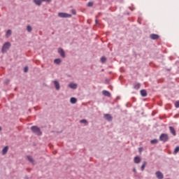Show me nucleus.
<instances>
[{
	"instance_id": "obj_1",
	"label": "nucleus",
	"mask_w": 179,
	"mask_h": 179,
	"mask_svg": "<svg viewBox=\"0 0 179 179\" xmlns=\"http://www.w3.org/2000/svg\"><path fill=\"white\" fill-rule=\"evenodd\" d=\"M9 48H10V43L6 42L3 44V45L2 47L1 52L3 54V53L6 52V51H8L9 50Z\"/></svg>"
},
{
	"instance_id": "obj_2",
	"label": "nucleus",
	"mask_w": 179,
	"mask_h": 179,
	"mask_svg": "<svg viewBox=\"0 0 179 179\" xmlns=\"http://www.w3.org/2000/svg\"><path fill=\"white\" fill-rule=\"evenodd\" d=\"M31 129L34 132V134H36V135H41V131L40 130V128L34 126L31 127Z\"/></svg>"
},
{
	"instance_id": "obj_3",
	"label": "nucleus",
	"mask_w": 179,
	"mask_h": 179,
	"mask_svg": "<svg viewBox=\"0 0 179 179\" xmlns=\"http://www.w3.org/2000/svg\"><path fill=\"white\" fill-rule=\"evenodd\" d=\"M159 139L162 142H167V141H169V135H167L166 134H162L159 137Z\"/></svg>"
},
{
	"instance_id": "obj_4",
	"label": "nucleus",
	"mask_w": 179,
	"mask_h": 179,
	"mask_svg": "<svg viewBox=\"0 0 179 179\" xmlns=\"http://www.w3.org/2000/svg\"><path fill=\"white\" fill-rule=\"evenodd\" d=\"M58 17H72V15L68 14L66 13H59Z\"/></svg>"
},
{
	"instance_id": "obj_5",
	"label": "nucleus",
	"mask_w": 179,
	"mask_h": 179,
	"mask_svg": "<svg viewBox=\"0 0 179 179\" xmlns=\"http://www.w3.org/2000/svg\"><path fill=\"white\" fill-rule=\"evenodd\" d=\"M69 87H70V89H77L78 88V84L73 83H70L69 84Z\"/></svg>"
},
{
	"instance_id": "obj_6",
	"label": "nucleus",
	"mask_w": 179,
	"mask_h": 179,
	"mask_svg": "<svg viewBox=\"0 0 179 179\" xmlns=\"http://www.w3.org/2000/svg\"><path fill=\"white\" fill-rule=\"evenodd\" d=\"M104 118L107 120V121H113V117L110 114L104 115Z\"/></svg>"
},
{
	"instance_id": "obj_7",
	"label": "nucleus",
	"mask_w": 179,
	"mask_h": 179,
	"mask_svg": "<svg viewBox=\"0 0 179 179\" xmlns=\"http://www.w3.org/2000/svg\"><path fill=\"white\" fill-rule=\"evenodd\" d=\"M58 52H59V54H60V55H61V57H62V58H65V52L64 51V50H62V48H59Z\"/></svg>"
},
{
	"instance_id": "obj_8",
	"label": "nucleus",
	"mask_w": 179,
	"mask_h": 179,
	"mask_svg": "<svg viewBox=\"0 0 179 179\" xmlns=\"http://www.w3.org/2000/svg\"><path fill=\"white\" fill-rule=\"evenodd\" d=\"M156 176H157V178H159V179H163V173H162V172H160V171H157L156 172Z\"/></svg>"
},
{
	"instance_id": "obj_9",
	"label": "nucleus",
	"mask_w": 179,
	"mask_h": 179,
	"mask_svg": "<svg viewBox=\"0 0 179 179\" xmlns=\"http://www.w3.org/2000/svg\"><path fill=\"white\" fill-rule=\"evenodd\" d=\"M169 129H170L171 133L172 134V135H173V136H176V135H177V134L176 133V129H174V127H169Z\"/></svg>"
},
{
	"instance_id": "obj_10",
	"label": "nucleus",
	"mask_w": 179,
	"mask_h": 179,
	"mask_svg": "<svg viewBox=\"0 0 179 179\" xmlns=\"http://www.w3.org/2000/svg\"><path fill=\"white\" fill-rule=\"evenodd\" d=\"M140 93L143 97H146V96H148V92L145 90H141Z\"/></svg>"
},
{
	"instance_id": "obj_11",
	"label": "nucleus",
	"mask_w": 179,
	"mask_h": 179,
	"mask_svg": "<svg viewBox=\"0 0 179 179\" xmlns=\"http://www.w3.org/2000/svg\"><path fill=\"white\" fill-rule=\"evenodd\" d=\"M27 160L29 161L30 163H31L32 164H34V159H33V157L28 155L27 157Z\"/></svg>"
},
{
	"instance_id": "obj_12",
	"label": "nucleus",
	"mask_w": 179,
	"mask_h": 179,
	"mask_svg": "<svg viewBox=\"0 0 179 179\" xmlns=\"http://www.w3.org/2000/svg\"><path fill=\"white\" fill-rule=\"evenodd\" d=\"M54 83H55V86L56 87V90H59L60 86H59V83L58 82V80H55Z\"/></svg>"
},
{
	"instance_id": "obj_13",
	"label": "nucleus",
	"mask_w": 179,
	"mask_h": 179,
	"mask_svg": "<svg viewBox=\"0 0 179 179\" xmlns=\"http://www.w3.org/2000/svg\"><path fill=\"white\" fill-rule=\"evenodd\" d=\"M103 96H106L107 97H110V96H111V94L110 93V92L107 91V90H103L102 92Z\"/></svg>"
},
{
	"instance_id": "obj_14",
	"label": "nucleus",
	"mask_w": 179,
	"mask_h": 179,
	"mask_svg": "<svg viewBox=\"0 0 179 179\" xmlns=\"http://www.w3.org/2000/svg\"><path fill=\"white\" fill-rule=\"evenodd\" d=\"M134 163H136V164H139V163H141V157H134Z\"/></svg>"
},
{
	"instance_id": "obj_15",
	"label": "nucleus",
	"mask_w": 179,
	"mask_h": 179,
	"mask_svg": "<svg viewBox=\"0 0 179 179\" xmlns=\"http://www.w3.org/2000/svg\"><path fill=\"white\" fill-rule=\"evenodd\" d=\"M150 38H152V40H157L159 38V35L155 34H151Z\"/></svg>"
},
{
	"instance_id": "obj_16",
	"label": "nucleus",
	"mask_w": 179,
	"mask_h": 179,
	"mask_svg": "<svg viewBox=\"0 0 179 179\" xmlns=\"http://www.w3.org/2000/svg\"><path fill=\"white\" fill-rule=\"evenodd\" d=\"M34 3L37 5L38 6H40L41 3H43V0H34Z\"/></svg>"
},
{
	"instance_id": "obj_17",
	"label": "nucleus",
	"mask_w": 179,
	"mask_h": 179,
	"mask_svg": "<svg viewBox=\"0 0 179 179\" xmlns=\"http://www.w3.org/2000/svg\"><path fill=\"white\" fill-rule=\"evenodd\" d=\"M8 149L9 148L8 146H6L2 150L3 155H6V153H8Z\"/></svg>"
},
{
	"instance_id": "obj_18",
	"label": "nucleus",
	"mask_w": 179,
	"mask_h": 179,
	"mask_svg": "<svg viewBox=\"0 0 179 179\" xmlns=\"http://www.w3.org/2000/svg\"><path fill=\"white\" fill-rule=\"evenodd\" d=\"M70 101H71V104H75V103H76L78 100L76 99V98L72 97V98H71Z\"/></svg>"
},
{
	"instance_id": "obj_19",
	"label": "nucleus",
	"mask_w": 179,
	"mask_h": 179,
	"mask_svg": "<svg viewBox=\"0 0 179 179\" xmlns=\"http://www.w3.org/2000/svg\"><path fill=\"white\" fill-rule=\"evenodd\" d=\"M148 164V162H143V165L141 166V171H143L145 170V168L146 167V165Z\"/></svg>"
},
{
	"instance_id": "obj_20",
	"label": "nucleus",
	"mask_w": 179,
	"mask_h": 179,
	"mask_svg": "<svg viewBox=\"0 0 179 179\" xmlns=\"http://www.w3.org/2000/svg\"><path fill=\"white\" fill-rule=\"evenodd\" d=\"M10 34H12V30L8 29V30L6 31V37H9V36H10Z\"/></svg>"
},
{
	"instance_id": "obj_21",
	"label": "nucleus",
	"mask_w": 179,
	"mask_h": 179,
	"mask_svg": "<svg viewBox=\"0 0 179 179\" xmlns=\"http://www.w3.org/2000/svg\"><path fill=\"white\" fill-rule=\"evenodd\" d=\"M141 88V84L140 83H136L134 85V89H136V90H138V89Z\"/></svg>"
},
{
	"instance_id": "obj_22",
	"label": "nucleus",
	"mask_w": 179,
	"mask_h": 179,
	"mask_svg": "<svg viewBox=\"0 0 179 179\" xmlns=\"http://www.w3.org/2000/svg\"><path fill=\"white\" fill-rule=\"evenodd\" d=\"M178 152H179V146H177L174 150L173 155H177Z\"/></svg>"
},
{
	"instance_id": "obj_23",
	"label": "nucleus",
	"mask_w": 179,
	"mask_h": 179,
	"mask_svg": "<svg viewBox=\"0 0 179 179\" xmlns=\"http://www.w3.org/2000/svg\"><path fill=\"white\" fill-rule=\"evenodd\" d=\"M27 31H29V33H30L33 30V29L31 28V27L30 25H28L27 27Z\"/></svg>"
},
{
	"instance_id": "obj_24",
	"label": "nucleus",
	"mask_w": 179,
	"mask_h": 179,
	"mask_svg": "<svg viewBox=\"0 0 179 179\" xmlns=\"http://www.w3.org/2000/svg\"><path fill=\"white\" fill-rule=\"evenodd\" d=\"M55 64H57V65H59V64H61V60L59 59H55Z\"/></svg>"
},
{
	"instance_id": "obj_25",
	"label": "nucleus",
	"mask_w": 179,
	"mask_h": 179,
	"mask_svg": "<svg viewBox=\"0 0 179 179\" xmlns=\"http://www.w3.org/2000/svg\"><path fill=\"white\" fill-rule=\"evenodd\" d=\"M101 61L103 64H104V62H106L107 61V58H106V57H102L101 58Z\"/></svg>"
},
{
	"instance_id": "obj_26",
	"label": "nucleus",
	"mask_w": 179,
	"mask_h": 179,
	"mask_svg": "<svg viewBox=\"0 0 179 179\" xmlns=\"http://www.w3.org/2000/svg\"><path fill=\"white\" fill-rule=\"evenodd\" d=\"M80 122H81V124H87V120H81L80 121Z\"/></svg>"
},
{
	"instance_id": "obj_27",
	"label": "nucleus",
	"mask_w": 179,
	"mask_h": 179,
	"mask_svg": "<svg viewBox=\"0 0 179 179\" xmlns=\"http://www.w3.org/2000/svg\"><path fill=\"white\" fill-rule=\"evenodd\" d=\"M175 107H176V108H179V101H176V102L175 103Z\"/></svg>"
},
{
	"instance_id": "obj_28",
	"label": "nucleus",
	"mask_w": 179,
	"mask_h": 179,
	"mask_svg": "<svg viewBox=\"0 0 179 179\" xmlns=\"http://www.w3.org/2000/svg\"><path fill=\"white\" fill-rule=\"evenodd\" d=\"M151 143H152V145L157 143V140H156V139L152 140Z\"/></svg>"
},
{
	"instance_id": "obj_29",
	"label": "nucleus",
	"mask_w": 179,
	"mask_h": 179,
	"mask_svg": "<svg viewBox=\"0 0 179 179\" xmlns=\"http://www.w3.org/2000/svg\"><path fill=\"white\" fill-rule=\"evenodd\" d=\"M87 6H89V7L93 6V2L90 1V2L87 3Z\"/></svg>"
},
{
	"instance_id": "obj_30",
	"label": "nucleus",
	"mask_w": 179,
	"mask_h": 179,
	"mask_svg": "<svg viewBox=\"0 0 179 179\" xmlns=\"http://www.w3.org/2000/svg\"><path fill=\"white\" fill-rule=\"evenodd\" d=\"M28 71H29V67H27V66H25L24 68V72H28Z\"/></svg>"
},
{
	"instance_id": "obj_31",
	"label": "nucleus",
	"mask_w": 179,
	"mask_h": 179,
	"mask_svg": "<svg viewBox=\"0 0 179 179\" xmlns=\"http://www.w3.org/2000/svg\"><path fill=\"white\" fill-rule=\"evenodd\" d=\"M71 13H73V15H76V10H71Z\"/></svg>"
},
{
	"instance_id": "obj_32",
	"label": "nucleus",
	"mask_w": 179,
	"mask_h": 179,
	"mask_svg": "<svg viewBox=\"0 0 179 179\" xmlns=\"http://www.w3.org/2000/svg\"><path fill=\"white\" fill-rule=\"evenodd\" d=\"M42 2H51V0H42Z\"/></svg>"
},
{
	"instance_id": "obj_33",
	"label": "nucleus",
	"mask_w": 179,
	"mask_h": 179,
	"mask_svg": "<svg viewBox=\"0 0 179 179\" xmlns=\"http://www.w3.org/2000/svg\"><path fill=\"white\" fill-rule=\"evenodd\" d=\"M133 171L134 173H136V169L134 168Z\"/></svg>"
},
{
	"instance_id": "obj_34",
	"label": "nucleus",
	"mask_w": 179,
	"mask_h": 179,
	"mask_svg": "<svg viewBox=\"0 0 179 179\" xmlns=\"http://www.w3.org/2000/svg\"><path fill=\"white\" fill-rule=\"evenodd\" d=\"M139 152L141 153V152H142V148H139Z\"/></svg>"
},
{
	"instance_id": "obj_35",
	"label": "nucleus",
	"mask_w": 179,
	"mask_h": 179,
	"mask_svg": "<svg viewBox=\"0 0 179 179\" xmlns=\"http://www.w3.org/2000/svg\"><path fill=\"white\" fill-rule=\"evenodd\" d=\"M2 130V128L1 127H0V131H1Z\"/></svg>"
}]
</instances>
